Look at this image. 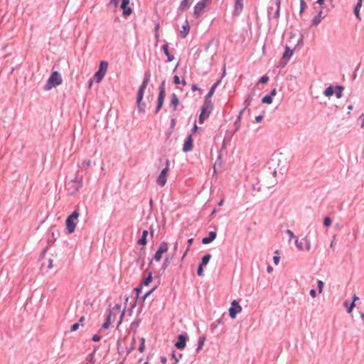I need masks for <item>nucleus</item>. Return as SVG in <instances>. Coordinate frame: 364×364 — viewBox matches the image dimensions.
I'll return each mask as SVG.
<instances>
[{"instance_id": "14", "label": "nucleus", "mask_w": 364, "mask_h": 364, "mask_svg": "<svg viewBox=\"0 0 364 364\" xmlns=\"http://www.w3.org/2000/svg\"><path fill=\"white\" fill-rule=\"evenodd\" d=\"M243 9V0H235V14H239Z\"/></svg>"}, {"instance_id": "33", "label": "nucleus", "mask_w": 364, "mask_h": 364, "mask_svg": "<svg viewBox=\"0 0 364 364\" xmlns=\"http://www.w3.org/2000/svg\"><path fill=\"white\" fill-rule=\"evenodd\" d=\"M262 102L264 104H271L272 102V97L271 95H266L262 98Z\"/></svg>"}, {"instance_id": "64", "label": "nucleus", "mask_w": 364, "mask_h": 364, "mask_svg": "<svg viewBox=\"0 0 364 364\" xmlns=\"http://www.w3.org/2000/svg\"><path fill=\"white\" fill-rule=\"evenodd\" d=\"M276 94H277V90L276 89H273L272 90V92H271V94L269 95H271L272 97V96L276 95Z\"/></svg>"}, {"instance_id": "6", "label": "nucleus", "mask_w": 364, "mask_h": 364, "mask_svg": "<svg viewBox=\"0 0 364 364\" xmlns=\"http://www.w3.org/2000/svg\"><path fill=\"white\" fill-rule=\"evenodd\" d=\"M295 243L297 248L301 251H309L311 249V242L306 237H304L301 240L296 239Z\"/></svg>"}, {"instance_id": "49", "label": "nucleus", "mask_w": 364, "mask_h": 364, "mask_svg": "<svg viewBox=\"0 0 364 364\" xmlns=\"http://www.w3.org/2000/svg\"><path fill=\"white\" fill-rule=\"evenodd\" d=\"M203 266L200 264L198 268L197 274H198V276H202L203 275Z\"/></svg>"}, {"instance_id": "10", "label": "nucleus", "mask_w": 364, "mask_h": 364, "mask_svg": "<svg viewBox=\"0 0 364 364\" xmlns=\"http://www.w3.org/2000/svg\"><path fill=\"white\" fill-rule=\"evenodd\" d=\"M49 234L51 235V237H48L47 239V242H48V246L43 250V251L42 252V254H41V256L43 257L44 255L46 254V252H47V250H48L49 247L50 245H52L53 243H54V241L55 240V232L53 230V228H51L50 230H49Z\"/></svg>"}, {"instance_id": "53", "label": "nucleus", "mask_w": 364, "mask_h": 364, "mask_svg": "<svg viewBox=\"0 0 364 364\" xmlns=\"http://www.w3.org/2000/svg\"><path fill=\"white\" fill-rule=\"evenodd\" d=\"M354 307H355V302L352 301V303L348 306V313L350 314Z\"/></svg>"}, {"instance_id": "44", "label": "nucleus", "mask_w": 364, "mask_h": 364, "mask_svg": "<svg viewBox=\"0 0 364 364\" xmlns=\"http://www.w3.org/2000/svg\"><path fill=\"white\" fill-rule=\"evenodd\" d=\"M317 284H318V292L321 294L323 291V282L321 280H318Z\"/></svg>"}, {"instance_id": "20", "label": "nucleus", "mask_w": 364, "mask_h": 364, "mask_svg": "<svg viewBox=\"0 0 364 364\" xmlns=\"http://www.w3.org/2000/svg\"><path fill=\"white\" fill-rule=\"evenodd\" d=\"M97 350V348H95L94 350L87 356L86 360L90 364H94L95 363V355Z\"/></svg>"}, {"instance_id": "29", "label": "nucleus", "mask_w": 364, "mask_h": 364, "mask_svg": "<svg viewBox=\"0 0 364 364\" xmlns=\"http://www.w3.org/2000/svg\"><path fill=\"white\" fill-rule=\"evenodd\" d=\"M90 164H91V161L90 159L85 160L84 161L82 162L80 167L81 168L87 169L90 166Z\"/></svg>"}, {"instance_id": "38", "label": "nucleus", "mask_w": 364, "mask_h": 364, "mask_svg": "<svg viewBox=\"0 0 364 364\" xmlns=\"http://www.w3.org/2000/svg\"><path fill=\"white\" fill-rule=\"evenodd\" d=\"M155 289H156V287H154V288L151 289L150 290L147 291L141 298L143 300H145L147 297H149L150 296V294L154 291Z\"/></svg>"}, {"instance_id": "36", "label": "nucleus", "mask_w": 364, "mask_h": 364, "mask_svg": "<svg viewBox=\"0 0 364 364\" xmlns=\"http://www.w3.org/2000/svg\"><path fill=\"white\" fill-rule=\"evenodd\" d=\"M79 212L77 210H75L68 218H71V220H76L79 217Z\"/></svg>"}, {"instance_id": "15", "label": "nucleus", "mask_w": 364, "mask_h": 364, "mask_svg": "<svg viewBox=\"0 0 364 364\" xmlns=\"http://www.w3.org/2000/svg\"><path fill=\"white\" fill-rule=\"evenodd\" d=\"M220 80H218L211 87L210 91L208 92V93L207 94V95L205 97V101H211L210 99L213 95L215 90L216 87H218V85L220 84Z\"/></svg>"}, {"instance_id": "2", "label": "nucleus", "mask_w": 364, "mask_h": 364, "mask_svg": "<svg viewBox=\"0 0 364 364\" xmlns=\"http://www.w3.org/2000/svg\"><path fill=\"white\" fill-rule=\"evenodd\" d=\"M63 82L61 75L58 71L52 72L50 76L47 80L44 89L46 90H50L52 87L60 85Z\"/></svg>"}, {"instance_id": "28", "label": "nucleus", "mask_w": 364, "mask_h": 364, "mask_svg": "<svg viewBox=\"0 0 364 364\" xmlns=\"http://www.w3.org/2000/svg\"><path fill=\"white\" fill-rule=\"evenodd\" d=\"M152 278H153V277H152L151 272H149V275L143 279V281H142V282H141V284L142 286H143V285H144V286H147V285H149V283L151 282Z\"/></svg>"}, {"instance_id": "40", "label": "nucleus", "mask_w": 364, "mask_h": 364, "mask_svg": "<svg viewBox=\"0 0 364 364\" xmlns=\"http://www.w3.org/2000/svg\"><path fill=\"white\" fill-rule=\"evenodd\" d=\"M144 342H145L144 338H141V343H140V345H139V348H138V350H139L141 353L144 352V348H145Z\"/></svg>"}, {"instance_id": "19", "label": "nucleus", "mask_w": 364, "mask_h": 364, "mask_svg": "<svg viewBox=\"0 0 364 364\" xmlns=\"http://www.w3.org/2000/svg\"><path fill=\"white\" fill-rule=\"evenodd\" d=\"M191 6V2L189 0H183L181 4H180V6L178 7V10L180 11H186V9H188Z\"/></svg>"}, {"instance_id": "26", "label": "nucleus", "mask_w": 364, "mask_h": 364, "mask_svg": "<svg viewBox=\"0 0 364 364\" xmlns=\"http://www.w3.org/2000/svg\"><path fill=\"white\" fill-rule=\"evenodd\" d=\"M362 2H363V0H358V3L355 7V9H354L355 15L359 20L360 19V14H359V9L362 6Z\"/></svg>"}, {"instance_id": "45", "label": "nucleus", "mask_w": 364, "mask_h": 364, "mask_svg": "<svg viewBox=\"0 0 364 364\" xmlns=\"http://www.w3.org/2000/svg\"><path fill=\"white\" fill-rule=\"evenodd\" d=\"M159 29V23H155V36H156L157 41H159V35L158 33Z\"/></svg>"}, {"instance_id": "4", "label": "nucleus", "mask_w": 364, "mask_h": 364, "mask_svg": "<svg viewBox=\"0 0 364 364\" xmlns=\"http://www.w3.org/2000/svg\"><path fill=\"white\" fill-rule=\"evenodd\" d=\"M213 109V104L211 101H205L202 107L201 113L199 116V122L203 124L204 120L207 119Z\"/></svg>"}, {"instance_id": "47", "label": "nucleus", "mask_w": 364, "mask_h": 364, "mask_svg": "<svg viewBox=\"0 0 364 364\" xmlns=\"http://www.w3.org/2000/svg\"><path fill=\"white\" fill-rule=\"evenodd\" d=\"M80 325L79 323H75L73 324L70 327V331H75L78 329Z\"/></svg>"}, {"instance_id": "16", "label": "nucleus", "mask_w": 364, "mask_h": 364, "mask_svg": "<svg viewBox=\"0 0 364 364\" xmlns=\"http://www.w3.org/2000/svg\"><path fill=\"white\" fill-rule=\"evenodd\" d=\"M168 163L167 162L166 167L161 171V186H164L165 183H166V175L167 172L168 171Z\"/></svg>"}, {"instance_id": "7", "label": "nucleus", "mask_w": 364, "mask_h": 364, "mask_svg": "<svg viewBox=\"0 0 364 364\" xmlns=\"http://www.w3.org/2000/svg\"><path fill=\"white\" fill-rule=\"evenodd\" d=\"M242 307L237 301H233L231 303V306L229 309L230 316L232 318H235L237 314L242 311Z\"/></svg>"}, {"instance_id": "41", "label": "nucleus", "mask_w": 364, "mask_h": 364, "mask_svg": "<svg viewBox=\"0 0 364 364\" xmlns=\"http://www.w3.org/2000/svg\"><path fill=\"white\" fill-rule=\"evenodd\" d=\"M153 259L156 260V262H159V248L156 251L154 255V257L152 258V259L150 261V264H152V261Z\"/></svg>"}, {"instance_id": "18", "label": "nucleus", "mask_w": 364, "mask_h": 364, "mask_svg": "<svg viewBox=\"0 0 364 364\" xmlns=\"http://www.w3.org/2000/svg\"><path fill=\"white\" fill-rule=\"evenodd\" d=\"M112 317H113L112 311H109V314H108V315L107 316L106 321L102 324V328H103L107 329L109 327V326L111 324V322H112V320H114Z\"/></svg>"}, {"instance_id": "57", "label": "nucleus", "mask_w": 364, "mask_h": 364, "mask_svg": "<svg viewBox=\"0 0 364 364\" xmlns=\"http://www.w3.org/2000/svg\"><path fill=\"white\" fill-rule=\"evenodd\" d=\"M159 112V95L157 97L156 100V112Z\"/></svg>"}, {"instance_id": "35", "label": "nucleus", "mask_w": 364, "mask_h": 364, "mask_svg": "<svg viewBox=\"0 0 364 364\" xmlns=\"http://www.w3.org/2000/svg\"><path fill=\"white\" fill-rule=\"evenodd\" d=\"M252 98H253L252 95H250L247 96V99L245 101V106L244 109H246L247 107H248L250 105V104L252 102Z\"/></svg>"}, {"instance_id": "8", "label": "nucleus", "mask_w": 364, "mask_h": 364, "mask_svg": "<svg viewBox=\"0 0 364 364\" xmlns=\"http://www.w3.org/2000/svg\"><path fill=\"white\" fill-rule=\"evenodd\" d=\"M68 186H70L69 189L72 188L71 194L74 195L82 186V180H79L77 177H75L70 182L68 183Z\"/></svg>"}, {"instance_id": "39", "label": "nucleus", "mask_w": 364, "mask_h": 364, "mask_svg": "<svg viewBox=\"0 0 364 364\" xmlns=\"http://www.w3.org/2000/svg\"><path fill=\"white\" fill-rule=\"evenodd\" d=\"M306 8V4L304 0H300V14L303 13Z\"/></svg>"}, {"instance_id": "43", "label": "nucleus", "mask_w": 364, "mask_h": 364, "mask_svg": "<svg viewBox=\"0 0 364 364\" xmlns=\"http://www.w3.org/2000/svg\"><path fill=\"white\" fill-rule=\"evenodd\" d=\"M168 250V245L166 243L161 244V255Z\"/></svg>"}, {"instance_id": "46", "label": "nucleus", "mask_w": 364, "mask_h": 364, "mask_svg": "<svg viewBox=\"0 0 364 364\" xmlns=\"http://www.w3.org/2000/svg\"><path fill=\"white\" fill-rule=\"evenodd\" d=\"M139 321L135 320L131 323V328L132 329H135L139 326Z\"/></svg>"}, {"instance_id": "48", "label": "nucleus", "mask_w": 364, "mask_h": 364, "mask_svg": "<svg viewBox=\"0 0 364 364\" xmlns=\"http://www.w3.org/2000/svg\"><path fill=\"white\" fill-rule=\"evenodd\" d=\"M321 22L320 16H315L313 19L314 25H318Z\"/></svg>"}, {"instance_id": "54", "label": "nucleus", "mask_w": 364, "mask_h": 364, "mask_svg": "<svg viewBox=\"0 0 364 364\" xmlns=\"http://www.w3.org/2000/svg\"><path fill=\"white\" fill-rule=\"evenodd\" d=\"M287 233L288 234L290 239L296 237L294 232L290 230H287Z\"/></svg>"}, {"instance_id": "21", "label": "nucleus", "mask_w": 364, "mask_h": 364, "mask_svg": "<svg viewBox=\"0 0 364 364\" xmlns=\"http://www.w3.org/2000/svg\"><path fill=\"white\" fill-rule=\"evenodd\" d=\"M182 28L183 30L181 31V34L183 38H185L190 31V26L187 21H186L184 25L182 26Z\"/></svg>"}, {"instance_id": "1", "label": "nucleus", "mask_w": 364, "mask_h": 364, "mask_svg": "<svg viewBox=\"0 0 364 364\" xmlns=\"http://www.w3.org/2000/svg\"><path fill=\"white\" fill-rule=\"evenodd\" d=\"M149 80V74L148 73H146L145 77L139 88L138 92H137V96H136L137 109L139 112H144V111H145V105L141 103V100L143 99L144 90L147 87Z\"/></svg>"}, {"instance_id": "61", "label": "nucleus", "mask_w": 364, "mask_h": 364, "mask_svg": "<svg viewBox=\"0 0 364 364\" xmlns=\"http://www.w3.org/2000/svg\"><path fill=\"white\" fill-rule=\"evenodd\" d=\"M124 311L125 310L124 309V311L122 312V314L120 315V319L119 321L118 326L122 323V318H123V317L124 316Z\"/></svg>"}, {"instance_id": "63", "label": "nucleus", "mask_w": 364, "mask_h": 364, "mask_svg": "<svg viewBox=\"0 0 364 364\" xmlns=\"http://www.w3.org/2000/svg\"><path fill=\"white\" fill-rule=\"evenodd\" d=\"M360 118L362 119V124L361 127L364 128V114H361Z\"/></svg>"}, {"instance_id": "55", "label": "nucleus", "mask_w": 364, "mask_h": 364, "mask_svg": "<svg viewBox=\"0 0 364 364\" xmlns=\"http://www.w3.org/2000/svg\"><path fill=\"white\" fill-rule=\"evenodd\" d=\"M134 343H135V338H134V337H133L132 346H131V348L127 350V354L130 353L132 350L134 349Z\"/></svg>"}, {"instance_id": "32", "label": "nucleus", "mask_w": 364, "mask_h": 364, "mask_svg": "<svg viewBox=\"0 0 364 364\" xmlns=\"http://www.w3.org/2000/svg\"><path fill=\"white\" fill-rule=\"evenodd\" d=\"M333 93L334 90L333 87L331 86L328 87L324 92V94L326 97H331L333 95Z\"/></svg>"}, {"instance_id": "17", "label": "nucleus", "mask_w": 364, "mask_h": 364, "mask_svg": "<svg viewBox=\"0 0 364 364\" xmlns=\"http://www.w3.org/2000/svg\"><path fill=\"white\" fill-rule=\"evenodd\" d=\"M215 237H216V233L213 231L210 232L208 237L203 238L202 242L205 245L208 244V243L211 242L212 241H213L215 239Z\"/></svg>"}, {"instance_id": "37", "label": "nucleus", "mask_w": 364, "mask_h": 364, "mask_svg": "<svg viewBox=\"0 0 364 364\" xmlns=\"http://www.w3.org/2000/svg\"><path fill=\"white\" fill-rule=\"evenodd\" d=\"M204 341H205V337H200L199 338V342H198V348H197V351H199L200 349L203 348V346L204 345Z\"/></svg>"}, {"instance_id": "31", "label": "nucleus", "mask_w": 364, "mask_h": 364, "mask_svg": "<svg viewBox=\"0 0 364 364\" xmlns=\"http://www.w3.org/2000/svg\"><path fill=\"white\" fill-rule=\"evenodd\" d=\"M335 89H336L335 93H336L337 98H341L342 96V92H343V87L342 86H336Z\"/></svg>"}, {"instance_id": "3", "label": "nucleus", "mask_w": 364, "mask_h": 364, "mask_svg": "<svg viewBox=\"0 0 364 364\" xmlns=\"http://www.w3.org/2000/svg\"><path fill=\"white\" fill-rule=\"evenodd\" d=\"M212 0H201L198 2L193 8V15L198 18L203 14L205 9L210 6Z\"/></svg>"}, {"instance_id": "23", "label": "nucleus", "mask_w": 364, "mask_h": 364, "mask_svg": "<svg viewBox=\"0 0 364 364\" xmlns=\"http://www.w3.org/2000/svg\"><path fill=\"white\" fill-rule=\"evenodd\" d=\"M141 289H142V285L141 284L134 289V291H136V297L135 301H134V303L132 304H131V309H133V308L135 307V306H136V299H138L140 297V293L141 292Z\"/></svg>"}, {"instance_id": "27", "label": "nucleus", "mask_w": 364, "mask_h": 364, "mask_svg": "<svg viewBox=\"0 0 364 364\" xmlns=\"http://www.w3.org/2000/svg\"><path fill=\"white\" fill-rule=\"evenodd\" d=\"M120 309H121V304H117L112 308V309H110L109 311H112L113 319H114L116 318L117 313H118Z\"/></svg>"}, {"instance_id": "11", "label": "nucleus", "mask_w": 364, "mask_h": 364, "mask_svg": "<svg viewBox=\"0 0 364 364\" xmlns=\"http://www.w3.org/2000/svg\"><path fill=\"white\" fill-rule=\"evenodd\" d=\"M66 229L69 233L74 232L76 223L74 222V220H71V218H67L65 220Z\"/></svg>"}, {"instance_id": "42", "label": "nucleus", "mask_w": 364, "mask_h": 364, "mask_svg": "<svg viewBox=\"0 0 364 364\" xmlns=\"http://www.w3.org/2000/svg\"><path fill=\"white\" fill-rule=\"evenodd\" d=\"M171 104L173 105L174 108L178 105V98L175 95H173L172 100H171Z\"/></svg>"}, {"instance_id": "34", "label": "nucleus", "mask_w": 364, "mask_h": 364, "mask_svg": "<svg viewBox=\"0 0 364 364\" xmlns=\"http://www.w3.org/2000/svg\"><path fill=\"white\" fill-rule=\"evenodd\" d=\"M292 55H293V50H290V48L288 46H287L286 50L283 54V58H284L286 57H291Z\"/></svg>"}, {"instance_id": "9", "label": "nucleus", "mask_w": 364, "mask_h": 364, "mask_svg": "<svg viewBox=\"0 0 364 364\" xmlns=\"http://www.w3.org/2000/svg\"><path fill=\"white\" fill-rule=\"evenodd\" d=\"M130 0H122L121 9L123 10V15L128 16L132 13V9L128 7Z\"/></svg>"}, {"instance_id": "5", "label": "nucleus", "mask_w": 364, "mask_h": 364, "mask_svg": "<svg viewBox=\"0 0 364 364\" xmlns=\"http://www.w3.org/2000/svg\"><path fill=\"white\" fill-rule=\"evenodd\" d=\"M108 63L107 61H101L99 66V70L95 73L94 77L97 82H100L102 81L103 77H105L106 72L107 70Z\"/></svg>"}, {"instance_id": "12", "label": "nucleus", "mask_w": 364, "mask_h": 364, "mask_svg": "<svg viewBox=\"0 0 364 364\" xmlns=\"http://www.w3.org/2000/svg\"><path fill=\"white\" fill-rule=\"evenodd\" d=\"M193 140L192 138V135H189L188 137L187 138L186 141H185L183 150L185 152L189 151L193 149Z\"/></svg>"}, {"instance_id": "58", "label": "nucleus", "mask_w": 364, "mask_h": 364, "mask_svg": "<svg viewBox=\"0 0 364 364\" xmlns=\"http://www.w3.org/2000/svg\"><path fill=\"white\" fill-rule=\"evenodd\" d=\"M273 260L275 264H278L280 260V257L279 256H274L273 257Z\"/></svg>"}, {"instance_id": "13", "label": "nucleus", "mask_w": 364, "mask_h": 364, "mask_svg": "<svg viewBox=\"0 0 364 364\" xmlns=\"http://www.w3.org/2000/svg\"><path fill=\"white\" fill-rule=\"evenodd\" d=\"M178 341L175 343V346L178 349H183L186 346V336L181 334L178 337Z\"/></svg>"}, {"instance_id": "60", "label": "nucleus", "mask_w": 364, "mask_h": 364, "mask_svg": "<svg viewBox=\"0 0 364 364\" xmlns=\"http://www.w3.org/2000/svg\"><path fill=\"white\" fill-rule=\"evenodd\" d=\"M52 267H53V259H49L48 264V269H51Z\"/></svg>"}, {"instance_id": "62", "label": "nucleus", "mask_w": 364, "mask_h": 364, "mask_svg": "<svg viewBox=\"0 0 364 364\" xmlns=\"http://www.w3.org/2000/svg\"><path fill=\"white\" fill-rule=\"evenodd\" d=\"M85 321V316H81L79 319V321L77 323H79V325H82V322Z\"/></svg>"}, {"instance_id": "59", "label": "nucleus", "mask_w": 364, "mask_h": 364, "mask_svg": "<svg viewBox=\"0 0 364 364\" xmlns=\"http://www.w3.org/2000/svg\"><path fill=\"white\" fill-rule=\"evenodd\" d=\"M310 295L311 296V297L315 298L316 296V291L314 289H311L310 290Z\"/></svg>"}, {"instance_id": "25", "label": "nucleus", "mask_w": 364, "mask_h": 364, "mask_svg": "<svg viewBox=\"0 0 364 364\" xmlns=\"http://www.w3.org/2000/svg\"><path fill=\"white\" fill-rule=\"evenodd\" d=\"M274 4L277 6V11L274 15V17L275 18H278L279 17V11H280V5H281V0H272Z\"/></svg>"}, {"instance_id": "22", "label": "nucleus", "mask_w": 364, "mask_h": 364, "mask_svg": "<svg viewBox=\"0 0 364 364\" xmlns=\"http://www.w3.org/2000/svg\"><path fill=\"white\" fill-rule=\"evenodd\" d=\"M148 235V232L147 230H144L143 232H142V235L141 237L138 240V243L141 245H144L146 244L147 241H146V237Z\"/></svg>"}, {"instance_id": "52", "label": "nucleus", "mask_w": 364, "mask_h": 364, "mask_svg": "<svg viewBox=\"0 0 364 364\" xmlns=\"http://www.w3.org/2000/svg\"><path fill=\"white\" fill-rule=\"evenodd\" d=\"M268 80H269V77L267 76L264 75L260 78L259 82L261 83H266V82H267Z\"/></svg>"}, {"instance_id": "51", "label": "nucleus", "mask_w": 364, "mask_h": 364, "mask_svg": "<svg viewBox=\"0 0 364 364\" xmlns=\"http://www.w3.org/2000/svg\"><path fill=\"white\" fill-rule=\"evenodd\" d=\"M331 223V220L329 218H326L323 221V225L325 226H329Z\"/></svg>"}, {"instance_id": "50", "label": "nucleus", "mask_w": 364, "mask_h": 364, "mask_svg": "<svg viewBox=\"0 0 364 364\" xmlns=\"http://www.w3.org/2000/svg\"><path fill=\"white\" fill-rule=\"evenodd\" d=\"M101 339L100 336L98 335V334H95L92 338V340L94 341V342H98L100 341Z\"/></svg>"}, {"instance_id": "24", "label": "nucleus", "mask_w": 364, "mask_h": 364, "mask_svg": "<svg viewBox=\"0 0 364 364\" xmlns=\"http://www.w3.org/2000/svg\"><path fill=\"white\" fill-rule=\"evenodd\" d=\"M163 50L166 55L167 56L168 61H172L174 59V56L171 54H170L168 51V46L167 44H165L163 46Z\"/></svg>"}, {"instance_id": "30", "label": "nucleus", "mask_w": 364, "mask_h": 364, "mask_svg": "<svg viewBox=\"0 0 364 364\" xmlns=\"http://www.w3.org/2000/svg\"><path fill=\"white\" fill-rule=\"evenodd\" d=\"M210 258H211V255H205L202 258V262L200 263V265H202V266L206 265L209 262Z\"/></svg>"}, {"instance_id": "56", "label": "nucleus", "mask_w": 364, "mask_h": 364, "mask_svg": "<svg viewBox=\"0 0 364 364\" xmlns=\"http://www.w3.org/2000/svg\"><path fill=\"white\" fill-rule=\"evenodd\" d=\"M173 81H174V83L176 84V85H178L181 83V80H180V78L177 75H175L174 77H173Z\"/></svg>"}]
</instances>
